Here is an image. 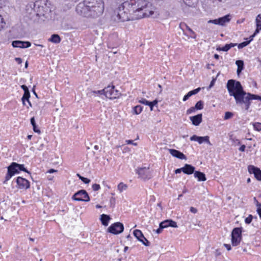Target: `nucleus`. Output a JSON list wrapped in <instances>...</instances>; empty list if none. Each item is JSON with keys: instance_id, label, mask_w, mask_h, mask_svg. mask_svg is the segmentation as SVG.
Segmentation results:
<instances>
[{"instance_id": "nucleus-1", "label": "nucleus", "mask_w": 261, "mask_h": 261, "mask_svg": "<svg viewBox=\"0 0 261 261\" xmlns=\"http://www.w3.org/2000/svg\"><path fill=\"white\" fill-rule=\"evenodd\" d=\"M151 3L146 0H126L116 12L115 19L124 22L144 17H156L159 13Z\"/></svg>"}, {"instance_id": "nucleus-2", "label": "nucleus", "mask_w": 261, "mask_h": 261, "mask_svg": "<svg viewBox=\"0 0 261 261\" xmlns=\"http://www.w3.org/2000/svg\"><path fill=\"white\" fill-rule=\"evenodd\" d=\"M52 8L48 0H38L27 6L30 18L34 21H45L51 18Z\"/></svg>"}, {"instance_id": "nucleus-3", "label": "nucleus", "mask_w": 261, "mask_h": 261, "mask_svg": "<svg viewBox=\"0 0 261 261\" xmlns=\"http://www.w3.org/2000/svg\"><path fill=\"white\" fill-rule=\"evenodd\" d=\"M102 0H84L76 7V12L86 17L96 18L100 16L104 11Z\"/></svg>"}, {"instance_id": "nucleus-4", "label": "nucleus", "mask_w": 261, "mask_h": 261, "mask_svg": "<svg viewBox=\"0 0 261 261\" xmlns=\"http://www.w3.org/2000/svg\"><path fill=\"white\" fill-rule=\"evenodd\" d=\"M226 88L229 95L233 96L235 100L241 98L242 94L245 92L240 82L235 80H229L226 84Z\"/></svg>"}, {"instance_id": "nucleus-5", "label": "nucleus", "mask_w": 261, "mask_h": 261, "mask_svg": "<svg viewBox=\"0 0 261 261\" xmlns=\"http://www.w3.org/2000/svg\"><path fill=\"white\" fill-rule=\"evenodd\" d=\"M20 171H23L31 174V172L24 167L23 164H20L16 162H12L10 165L7 167V173L5 176V179L3 181V184H7L8 180L15 174H19Z\"/></svg>"}, {"instance_id": "nucleus-6", "label": "nucleus", "mask_w": 261, "mask_h": 261, "mask_svg": "<svg viewBox=\"0 0 261 261\" xmlns=\"http://www.w3.org/2000/svg\"><path fill=\"white\" fill-rule=\"evenodd\" d=\"M259 100L261 101V96L252 94L250 93H247L246 91L242 94L241 98L236 100L237 105H242L243 104L245 106V109L248 111L251 105V100Z\"/></svg>"}, {"instance_id": "nucleus-7", "label": "nucleus", "mask_w": 261, "mask_h": 261, "mask_svg": "<svg viewBox=\"0 0 261 261\" xmlns=\"http://www.w3.org/2000/svg\"><path fill=\"white\" fill-rule=\"evenodd\" d=\"M105 96L110 99L118 98L121 95V92L115 89L114 85H108L105 88Z\"/></svg>"}, {"instance_id": "nucleus-8", "label": "nucleus", "mask_w": 261, "mask_h": 261, "mask_svg": "<svg viewBox=\"0 0 261 261\" xmlns=\"http://www.w3.org/2000/svg\"><path fill=\"white\" fill-rule=\"evenodd\" d=\"M242 227H235L231 231V244L233 246L239 245L242 240Z\"/></svg>"}, {"instance_id": "nucleus-9", "label": "nucleus", "mask_w": 261, "mask_h": 261, "mask_svg": "<svg viewBox=\"0 0 261 261\" xmlns=\"http://www.w3.org/2000/svg\"><path fill=\"white\" fill-rule=\"evenodd\" d=\"M71 198L77 201L88 202L90 200L89 194L85 190L77 191L72 195Z\"/></svg>"}, {"instance_id": "nucleus-10", "label": "nucleus", "mask_w": 261, "mask_h": 261, "mask_svg": "<svg viewBox=\"0 0 261 261\" xmlns=\"http://www.w3.org/2000/svg\"><path fill=\"white\" fill-rule=\"evenodd\" d=\"M136 174H138L139 177L144 180L150 179L152 177V173L149 168L142 167L138 168L135 170Z\"/></svg>"}, {"instance_id": "nucleus-11", "label": "nucleus", "mask_w": 261, "mask_h": 261, "mask_svg": "<svg viewBox=\"0 0 261 261\" xmlns=\"http://www.w3.org/2000/svg\"><path fill=\"white\" fill-rule=\"evenodd\" d=\"M16 183V187L19 190H26L30 188V182L21 176H18L13 179Z\"/></svg>"}, {"instance_id": "nucleus-12", "label": "nucleus", "mask_w": 261, "mask_h": 261, "mask_svg": "<svg viewBox=\"0 0 261 261\" xmlns=\"http://www.w3.org/2000/svg\"><path fill=\"white\" fill-rule=\"evenodd\" d=\"M123 224L117 222L112 224L107 229V231L113 234H118L122 233L124 230Z\"/></svg>"}, {"instance_id": "nucleus-13", "label": "nucleus", "mask_w": 261, "mask_h": 261, "mask_svg": "<svg viewBox=\"0 0 261 261\" xmlns=\"http://www.w3.org/2000/svg\"><path fill=\"white\" fill-rule=\"evenodd\" d=\"M231 18L230 14H227L224 16L219 17L217 19L210 20L208 22L210 23H213L215 24L219 25L221 26L224 25L226 23L229 22Z\"/></svg>"}, {"instance_id": "nucleus-14", "label": "nucleus", "mask_w": 261, "mask_h": 261, "mask_svg": "<svg viewBox=\"0 0 261 261\" xmlns=\"http://www.w3.org/2000/svg\"><path fill=\"white\" fill-rule=\"evenodd\" d=\"M133 234L137 240L141 242L144 246H149L150 245L149 241L144 236L143 233L140 230H134Z\"/></svg>"}, {"instance_id": "nucleus-15", "label": "nucleus", "mask_w": 261, "mask_h": 261, "mask_svg": "<svg viewBox=\"0 0 261 261\" xmlns=\"http://www.w3.org/2000/svg\"><path fill=\"white\" fill-rule=\"evenodd\" d=\"M179 27L183 30L184 34L185 35L189 36L192 38L196 39V35L195 33L185 23H181Z\"/></svg>"}, {"instance_id": "nucleus-16", "label": "nucleus", "mask_w": 261, "mask_h": 261, "mask_svg": "<svg viewBox=\"0 0 261 261\" xmlns=\"http://www.w3.org/2000/svg\"><path fill=\"white\" fill-rule=\"evenodd\" d=\"M12 45L14 48H27L31 46V43L29 41L14 40Z\"/></svg>"}, {"instance_id": "nucleus-17", "label": "nucleus", "mask_w": 261, "mask_h": 261, "mask_svg": "<svg viewBox=\"0 0 261 261\" xmlns=\"http://www.w3.org/2000/svg\"><path fill=\"white\" fill-rule=\"evenodd\" d=\"M248 170L249 173L253 174L255 178L259 181H261V170L253 165H249Z\"/></svg>"}, {"instance_id": "nucleus-18", "label": "nucleus", "mask_w": 261, "mask_h": 261, "mask_svg": "<svg viewBox=\"0 0 261 261\" xmlns=\"http://www.w3.org/2000/svg\"><path fill=\"white\" fill-rule=\"evenodd\" d=\"M20 87L24 91L23 96L21 97V100L23 105L24 106L25 105V100H28L30 98V92L28 87L25 85H22Z\"/></svg>"}, {"instance_id": "nucleus-19", "label": "nucleus", "mask_w": 261, "mask_h": 261, "mask_svg": "<svg viewBox=\"0 0 261 261\" xmlns=\"http://www.w3.org/2000/svg\"><path fill=\"white\" fill-rule=\"evenodd\" d=\"M169 153L174 157L180 160H187V156L181 151L175 149H169Z\"/></svg>"}, {"instance_id": "nucleus-20", "label": "nucleus", "mask_w": 261, "mask_h": 261, "mask_svg": "<svg viewBox=\"0 0 261 261\" xmlns=\"http://www.w3.org/2000/svg\"><path fill=\"white\" fill-rule=\"evenodd\" d=\"M189 119L193 125L198 126L202 121V114L200 113L195 116H190Z\"/></svg>"}, {"instance_id": "nucleus-21", "label": "nucleus", "mask_w": 261, "mask_h": 261, "mask_svg": "<svg viewBox=\"0 0 261 261\" xmlns=\"http://www.w3.org/2000/svg\"><path fill=\"white\" fill-rule=\"evenodd\" d=\"M195 168L190 164H186L183 167V173L187 175L194 174Z\"/></svg>"}, {"instance_id": "nucleus-22", "label": "nucleus", "mask_w": 261, "mask_h": 261, "mask_svg": "<svg viewBox=\"0 0 261 261\" xmlns=\"http://www.w3.org/2000/svg\"><path fill=\"white\" fill-rule=\"evenodd\" d=\"M161 223L164 227V228H167L168 227H171L173 228H177V225L175 221L172 219H167L161 222Z\"/></svg>"}, {"instance_id": "nucleus-23", "label": "nucleus", "mask_w": 261, "mask_h": 261, "mask_svg": "<svg viewBox=\"0 0 261 261\" xmlns=\"http://www.w3.org/2000/svg\"><path fill=\"white\" fill-rule=\"evenodd\" d=\"M194 176L197 179L198 181H204L206 180L205 174L199 171H195L194 173Z\"/></svg>"}, {"instance_id": "nucleus-24", "label": "nucleus", "mask_w": 261, "mask_h": 261, "mask_svg": "<svg viewBox=\"0 0 261 261\" xmlns=\"http://www.w3.org/2000/svg\"><path fill=\"white\" fill-rule=\"evenodd\" d=\"M111 218L110 215L107 214H102L100 217V220L101 221V224L105 226L108 225L110 221L111 220Z\"/></svg>"}, {"instance_id": "nucleus-25", "label": "nucleus", "mask_w": 261, "mask_h": 261, "mask_svg": "<svg viewBox=\"0 0 261 261\" xmlns=\"http://www.w3.org/2000/svg\"><path fill=\"white\" fill-rule=\"evenodd\" d=\"M201 90L200 88H197L194 90H192L189 92H188L183 97L182 100L184 101H187L191 96L196 94L198 93Z\"/></svg>"}, {"instance_id": "nucleus-26", "label": "nucleus", "mask_w": 261, "mask_h": 261, "mask_svg": "<svg viewBox=\"0 0 261 261\" xmlns=\"http://www.w3.org/2000/svg\"><path fill=\"white\" fill-rule=\"evenodd\" d=\"M237 43H230L229 44H226L223 47H218L217 48V50L218 51H227L231 47L237 46Z\"/></svg>"}, {"instance_id": "nucleus-27", "label": "nucleus", "mask_w": 261, "mask_h": 261, "mask_svg": "<svg viewBox=\"0 0 261 261\" xmlns=\"http://www.w3.org/2000/svg\"><path fill=\"white\" fill-rule=\"evenodd\" d=\"M236 64L238 67L237 73L238 75L242 72L244 68V63L243 60H239L236 61Z\"/></svg>"}, {"instance_id": "nucleus-28", "label": "nucleus", "mask_w": 261, "mask_h": 261, "mask_svg": "<svg viewBox=\"0 0 261 261\" xmlns=\"http://www.w3.org/2000/svg\"><path fill=\"white\" fill-rule=\"evenodd\" d=\"M48 41L54 43H59L61 42V39L58 34H53L51 37L48 39Z\"/></svg>"}, {"instance_id": "nucleus-29", "label": "nucleus", "mask_w": 261, "mask_h": 261, "mask_svg": "<svg viewBox=\"0 0 261 261\" xmlns=\"http://www.w3.org/2000/svg\"><path fill=\"white\" fill-rule=\"evenodd\" d=\"M197 142L199 144H201L203 142H205L210 145H211L212 144L210 141V137L208 136L201 137L198 136Z\"/></svg>"}, {"instance_id": "nucleus-30", "label": "nucleus", "mask_w": 261, "mask_h": 261, "mask_svg": "<svg viewBox=\"0 0 261 261\" xmlns=\"http://www.w3.org/2000/svg\"><path fill=\"white\" fill-rule=\"evenodd\" d=\"M31 124H32L33 126V129L34 132L40 134L41 133V131L39 129V128L38 127L34 117H33L30 119Z\"/></svg>"}, {"instance_id": "nucleus-31", "label": "nucleus", "mask_w": 261, "mask_h": 261, "mask_svg": "<svg viewBox=\"0 0 261 261\" xmlns=\"http://www.w3.org/2000/svg\"><path fill=\"white\" fill-rule=\"evenodd\" d=\"M256 30L261 31V14H258L255 19Z\"/></svg>"}, {"instance_id": "nucleus-32", "label": "nucleus", "mask_w": 261, "mask_h": 261, "mask_svg": "<svg viewBox=\"0 0 261 261\" xmlns=\"http://www.w3.org/2000/svg\"><path fill=\"white\" fill-rule=\"evenodd\" d=\"M143 110V107L140 105H137L133 108V114L136 115L140 114Z\"/></svg>"}, {"instance_id": "nucleus-33", "label": "nucleus", "mask_w": 261, "mask_h": 261, "mask_svg": "<svg viewBox=\"0 0 261 261\" xmlns=\"http://www.w3.org/2000/svg\"><path fill=\"white\" fill-rule=\"evenodd\" d=\"M203 101L202 100H199L196 103L194 107L197 110H201L203 109Z\"/></svg>"}, {"instance_id": "nucleus-34", "label": "nucleus", "mask_w": 261, "mask_h": 261, "mask_svg": "<svg viewBox=\"0 0 261 261\" xmlns=\"http://www.w3.org/2000/svg\"><path fill=\"white\" fill-rule=\"evenodd\" d=\"M118 190L119 191V192L121 193L123 192L124 190H126L127 188V186L126 184H123V182H120L118 185Z\"/></svg>"}, {"instance_id": "nucleus-35", "label": "nucleus", "mask_w": 261, "mask_h": 261, "mask_svg": "<svg viewBox=\"0 0 261 261\" xmlns=\"http://www.w3.org/2000/svg\"><path fill=\"white\" fill-rule=\"evenodd\" d=\"M234 115V114L229 111H227L225 113L224 116V120H228L229 119H231Z\"/></svg>"}, {"instance_id": "nucleus-36", "label": "nucleus", "mask_w": 261, "mask_h": 261, "mask_svg": "<svg viewBox=\"0 0 261 261\" xmlns=\"http://www.w3.org/2000/svg\"><path fill=\"white\" fill-rule=\"evenodd\" d=\"M158 102L159 101L157 99H154L152 101H149V103L148 105V106L150 107L151 111L153 110V107L156 106L158 104Z\"/></svg>"}, {"instance_id": "nucleus-37", "label": "nucleus", "mask_w": 261, "mask_h": 261, "mask_svg": "<svg viewBox=\"0 0 261 261\" xmlns=\"http://www.w3.org/2000/svg\"><path fill=\"white\" fill-rule=\"evenodd\" d=\"M253 128L254 130L260 132L261 131V123L255 122L253 123Z\"/></svg>"}, {"instance_id": "nucleus-38", "label": "nucleus", "mask_w": 261, "mask_h": 261, "mask_svg": "<svg viewBox=\"0 0 261 261\" xmlns=\"http://www.w3.org/2000/svg\"><path fill=\"white\" fill-rule=\"evenodd\" d=\"M77 175L79 177V179H81L84 183L88 184L90 182V180L89 178L83 177L79 174H77Z\"/></svg>"}, {"instance_id": "nucleus-39", "label": "nucleus", "mask_w": 261, "mask_h": 261, "mask_svg": "<svg viewBox=\"0 0 261 261\" xmlns=\"http://www.w3.org/2000/svg\"><path fill=\"white\" fill-rule=\"evenodd\" d=\"M248 44H249V42H248V41L246 40L245 41L237 44V46H238L239 49H242L244 47L247 46Z\"/></svg>"}, {"instance_id": "nucleus-40", "label": "nucleus", "mask_w": 261, "mask_h": 261, "mask_svg": "<svg viewBox=\"0 0 261 261\" xmlns=\"http://www.w3.org/2000/svg\"><path fill=\"white\" fill-rule=\"evenodd\" d=\"M253 219V216L251 214L249 215V216L245 218V222L247 224H249L251 223Z\"/></svg>"}, {"instance_id": "nucleus-41", "label": "nucleus", "mask_w": 261, "mask_h": 261, "mask_svg": "<svg viewBox=\"0 0 261 261\" xmlns=\"http://www.w3.org/2000/svg\"><path fill=\"white\" fill-rule=\"evenodd\" d=\"M164 228H165L161 222L159 224V227L157 229L155 230L156 233L158 234L161 233L162 232L163 229Z\"/></svg>"}, {"instance_id": "nucleus-42", "label": "nucleus", "mask_w": 261, "mask_h": 261, "mask_svg": "<svg viewBox=\"0 0 261 261\" xmlns=\"http://www.w3.org/2000/svg\"><path fill=\"white\" fill-rule=\"evenodd\" d=\"M5 25V22L4 21V18L3 16L0 15V31L3 29Z\"/></svg>"}, {"instance_id": "nucleus-43", "label": "nucleus", "mask_w": 261, "mask_h": 261, "mask_svg": "<svg viewBox=\"0 0 261 261\" xmlns=\"http://www.w3.org/2000/svg\"><path fill=\"white\" fill-rule=\"evenodd\" d=\"M92 188L93 191H96L99 190L100 189V186L99 184H94L92 186Z\"/></svg>"}, {"instance_id": "nucleus-44", "label": "nucleus", "mask_w": 261, "mask_h": 261, "mask_svg": "<svg viewBox=\"0 0 261 261\" xmlns=\"http://www.w3.org/2000/svg\"><path fill=\"white\" fill-rule=\"evenodd\" d=\"M149 101L147 100L145 98H141L140 100L138 101V102L140 103L145 105L146 106H148Z\"/></svg>"}, {"instance_id": "nucleus-45", "label": "nucleus", "mask_w": 261, "mask_h": 261, "mask_svg": "<svg viewBox=\"0 0 261 261\" xmlns=\"http://www.w3.org/2000/svg\"><path fill=\"white\" fill-rule=\"evenodd\" d=\"M92 93L95 94H99V95H105V88L102 90H97V91H93Z\"/></svg>"}, {"instance_id": "nucleus-46", "label": "nucleus", "mask_w": 261, "mask_h": 261, "mask_svg": "<svg viewBox=\"0 0 261 261\" xmlns=\"http://www.w3.org/2000/svg\"><path fill=\"white\" fill-rule=\"evenodd\" d=\"M196 110V109L194 107H191L187 110L186 114L187 115H189L192 113H194Z\"/></svg>"}, {"instance_id": "nucleus-47", "label": "nucleus", "mask_w": 261, "mask_h": 261, "mask_svg": "<svg viewBox=\"0 0 261 261\" xmlns=\"http://www.w3.org/2000/svg\"><path fill=\"white\" fill-rule=\"evenodd\" d=\"M254 203L255 204L257 208H259L261 207V203L258 201L256 197H254L253 198Z\"/></svg>"}, {"instance_id": "nucleus-48", "label": "nucleus", "mask_w": 261, "mask_h": 261, "mask_svg": "<svg viewBox=\"0 0 261 261\" xmlns=\"http://www.w3.org/2000/svg\"><path fill=\"white\" fill-rule=\"evenodd\" d=\"M110 207H114L115 204V199L114 197H111L110 200Z\"/></svg>"}, {"instance_id": "nucleus-49", "label": "nucleus", "mask_w": 261, "mask_h": 261, "mask_svg": "<svg viewBox=\"0 0 261 261\" xmlns=\"http://www.w3.org/2000/svg\"><path fill=\"white\" fill-rule=\"evenodd\" d=\"M125 142L127 144H132L134 146L137 145V143H134V141L132 140H125Z\"/></svg>"}, {"instance_id": "nucleus-50", "label": "nucleus", "mask_w": 261, "mask_h": 261, "mask_svg": "<svg viewBox=\"0 0 261 261\" xmlns=\"http://www.w3.org/2000/svg\"><path fill=\"white\" fill-rule=\"evenodd\" d=\"M215 82H216V79H213L211 83H210V84L208 87V89H211L215 85Z\"/></svg>"}, {"instance_id": "nucleus-51", "label": "nucleus", "mask_w": 261, "mask_h": 261, "mask_svg": "<svg viewBox=\"0 0 261 261\" xmlns=\"http://www.w3.org/2000/svg\"><path fill=\"white\" fill-rule=\"evenodd\" d=\"M190 211L192 213H193V214H196L198 212V210L195 207H191L190 208Z\"/></svg>"}, {"instance_id": "nucleus-52", "label": "nucleus", "mask_w": 261, "mask_h": 261, "mask_svg": "<svg viewBox=\"0 0 261 261\" xmlns=\"http://www.w3.org/2000/svg\"><path fill=\"white\" fill-rule=\"evenodd\" d=\"M198 138V136H196V135H194L191 137L190 140L197 142Z\"/></svg>"}, {"instance_id": "nucleus-53", "label": "nucleus", "mask_w": 261, "mask_h": 261, "mask_svg": "<svg viewBox=\"0 0 261 261\" xmlns=\"http://www.w3.org/2000/svg\"><path fill=\"white\" fill-rule=\"evenodd\" d=\"M246 146L245 145H242L239 148V151L241 152H244L245 150Z\"/></svg>"}, {"instance_id": "nucleus-54", "label": "nucleus", "mask_w": 261, "mask_h": 261, "mask_svg": "<svg viewBox=\"0 0 261 261\" xmlns=\"http://www.w3.org/2000/svg\"><path fill=\"white\" fill-rule=\"evenodd\" d=\"M181 172H183V167L182 168H180L176 169L175 170V173H176V174L180 173Z\"/></svg>"}, {"instance_id": "nucleus-55", "label": "nucleus", "mask_w": 261, "mask_h": 261, "mask_svg": "<svg viewBox=\"0 0 261 261\" xmlns=\"http://www.w3.org/2000/svg\"><path fill=\"white\" fill-rule=\"evenodd\" d=\"M224 246L227 249L228 251H230L231 249V247L230 244H224Z\"/></svg>"}, {"instance_id": "nucleus-56", "label": "nucleus", "mask_w": 261, "mask_h": 261, "mask_svg": "<svg viewBox=\"0 0 261 261\" xmlns=\"http://www.w3.org/2000/svg\"><path fill=\"white\" fill-rule=\"evenodd\" d=\"M253 38L252 36L251 35L249 38H245L244 39L245 40H247L248 41V42H249V43L250 44V42L253 40Z\"/></svg>"}, {"instance_id": "nucleus-57", "label": "nucleus", "mask_w": 261, "mask_h": 261, "mask_svg": "<svg viewBox=\"0 0 261 261\" xmlns=\"http://www.w3.org/2000/svg\"><path fill=\"white\" fill-rule=\"evenodd\" d=\"M15 60L17 62L18 64H20L22 63V59L20 58H15Z\"/></svg>"}, {"instance_id": "nucleus-58", "label": "nucleus", "mask_w": 261, "mask_h": 261, "mask_svg": "<svg viewBox=\"0 0 261 261\" xmlns=\"http://www.w3.org/2000/svg\"><path fill=\"white\" fill-rule=\"evenodd\" d=\"M232 141L236 143L237 145H240L241 144V141L240 140L238 139H233Z\"/></svg>"}, {"instance_id": "nucleus-59", "label": "nucleus", "mask_w": 261, "mask_h": 261, "mask_svg": "<svg viewBox=\"0 0 261 261\" xmlns=\"http://www.w3.org/2000/svg\"><path fill=\"white\" fill-rule=\"evenodd\" d=\"M256 212L259 216V218L261 219V207L256 209Z\"/></svg>"}, {"instance_id": "nucleus-60", "label": "nucleus", "mask_w": 261, "mask_h": 261, "mask_svg": "<svg viewBox=\"0 0 261 261\" xmlns=\"http://www.w3.org/2000/svg\"><path fill=\"white\" fill-rule=\"evenodd\" d=\"M221 254V252L219 249H216L215 252V255L216 256H219Z\"/></svg>"}, {"instance_id": "nucleus-61", "label": "nucleus", "mask_w": 261, "mask_h": 261, "mask_svg": "<svg viewBox=\"0 0 261 261\" xmlns=\"http://www.w3.org/2000/svg\"><path fill=\"white\" fill-rule=\"evenodd\" d=\"M44 147V144L42 143L39 146V147H38L37 149L38 150H42L43 149Z\"/></svg>"}, {"instance_id": "nucleus-62", "label": "nucleus", "mask_w": 261, "mask_h": 261, "mask_svg": "<svg viewBox=\"0 0 261 261\" xmlns=\"http://www.w3.org/2000/svg\"><path fill=\"white\" fill-rule=\"evenodd\" d=\"M259 32V31L255 30L253 34L251 35L252 37L254 38Z\"/></svg>"}, {"instance_id": "nucleus-63", "label": "nucleus", "mask_w": 261, "mask_h": 261, "mask_svg": "<svg viewBox=\"0 0 261 261\" xmlns=\"http://www.w3.org/2000/svg\"><path fill=\"white\" fill-rule=\"evenodd\" d=\"M35 86H34V87L32 90V91L33 93V94L37 97V94L35 91Z\"/></svg>"}, {"instance_id": "nucleus-64", "label": "nucleus", "mask_w": 261, "mask_h": 261, "mask_svg": "<svg viewBox=\"0 0 261 261\" xmlns=\"http://www.w3.org/2000/svg\"><path fill=\"white\" fill-rule=\"evenodd\" d=\"M57 172V170L54 169H50L48 171V172L49 173H53L54 172Z\"/></svg>"}]
</instances>
